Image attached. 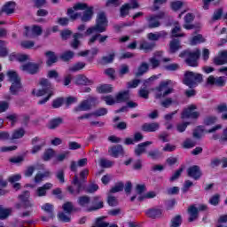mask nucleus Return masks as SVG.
Instances as JSON below:
<instances>
[{"instance_id": "f257e3e1", "label": "nucleus", "mask_w": 227, "mask_h": 227, "mask_svg": "<svg viewBox=\"0 0 227 227\" xmlns=\"http://www.w3.org/2000/svg\"><path fill=\"white\" fill-rule=\"evenodd\" d=\"M73 185L75 186V189H74V186H68L67 191L70 192V194H73V196L79 195L80 192H82V191H85V192H88L89 194H93V192H97L98 191V184H90L87 188L82 185V182L79 180V176L77 175H74L72 181Z\"/></svg>"}, {"instance_id": "f03ea898", "label": "nucleus", "mask_w": 227, "mask_h": 227, "mask_svg": "<svg viewBox=\"0 0 227 227\" xmlns=\"http://www.w3.org/2000/svg\"><path fill=\"white\" fill-rule=\"evenodd\" d=\"M107 16H106V12H100L97 15L96 24L93 27H89L85 35H92V33H105L107 31L108 26Z\"/></svg>"}, {"instance_id": "7ed1b4c3", "label": "nucleus", "mask_w": 227, "mask_h": 227, "mask_svg": "<svg viewBox=\"0 0 227 227\" xmlns=\"http://www.w3.org/2000/svg\"><path fill=\"white\" fill-rule=\"evenodd\" d=\"M201 56V51L200 49H196L195 51L191 50H185L183 51L179 54V58H184L185 63L188 65V67H198V59H200V57Z\"/></svg>"}, {"instance_id": "20e7f679", "label": "nucleus", "mask_w": 227, "mask_h": 227, "mask_svg": "<svg viewBox=\"0 0 227 227\" xmlns=\"http://www.w3.org/2000/svg\"><path fill=\"white\" fill-rule=\"evenodd\" d=\"M93 6L85 10L82 14L81 12H74V9H67V15L71 20L81 19L82 22H90L93 19Z\"/></svg>"}, {"instance_id": "39448f33", "label": "nucleus", "mask_w": 227, "mask_h": 227, "mask_svg": "<svg viewBox=\"0 0 227 227\" xmlns=\"http://www.w3.org/2000/svg\"><path fill=\"white\" fill-rule=\"evenodd\" d=\"M200 82H203V74L192 71H186L184 73V84L189 86V88H194Z\"/></svg>"}, {"instance_id": "423d86ee", "label": "nucleus", "mask_w": 227, "mask_h": 227, "mask_svg": "<svg viewBox=\"0 0 227 227\" xmlns=\"http://www.w3.org/2000/svg\"><path fill=\"white\" fill-rule=\"evenodd\" d=\"M7 75L10 82H12L10 91L12 95H17V92L20 90V88H22L20 77H19V74L15 71H8Z\"/></svg>"}, {"instance_id": "0eeeda50", "label": "nucleus", "mask_w": 227, "mask_h": 227, "mask_svg": "<svg viewBox=\"0 0 227 227\" xmlns=\"http://www.w3.org/2000/svg\"><path fill=\"white\" fill-rule=\"evenodd\" d=\"M166 16L164 12H160L158 14H151L145 18L147 22V27L149 29H155L160 27V19H163Z\"/></svg>"}, {"instance_id": "6e6552de", "label": "nucleus", "mask_w": 227, "mask_h": 227, "mask_svg": "<svg viewBox=\"0 0 227 227\" xmlns=\"http://www.w3.org/2000/svg\"><path fill=\"white\" fill-rule=\"evenodd\" d=\"M42 90H37L36 97H43V95H48L47 97H52L54 95V88L48 79L43 78L40 81Z\"/></svg>"}, {"instance_id": "1a4fd4ad", "label": "nucleus", "mask_w": 227, "mask_h": 227, "mask_svg": "<svg viewBox=\"0 0 227 227\" xmlns=\"http://www.w3.org/2000/svg\"><path fill=\"white\" fill-rule=\"evenodd\" d=\"M93 106H97V98L89 96L87 99L82 100L77 106L74 107V113L81 111H90Z\"/></svg>"}, {"instance_id": "9d476101", "label": "nucleus", "mask_w": 227, "mask_h": 227, "mask_svg": "<svg viewBox=\"0 0 227 227\" xmlns=\"http://www.w3.org/2000/svg\"><path fill=\"white\" fill-rule=\"evenodd\" d=\"M169 84H171V80L161 82L160 85L156 88V91L158 92L155 94V98H162V97L163 98L168 97V95H170V93H173L174 91L173 89H168L167 90L164 91V90H166V88H168ZM162 91L164 92L162 93Z\"/></svg>"}, {"instance_id": "9b49d317", "label": "nucleus", "mask_w": 227, "mask_h": 227, "mask_svg": "<svg viewBox=\"0 0 227 227\" xmlns=\"http://www.w3.org/2000/svg\"><path fill=\"white\" fill-rule=\"evenodd\" d=\"M196 108L195 105H191L188 108H185L181 115L182 120H185V118H192L193 120L200 118V113L194 112Z\"/></svg>"}, {"instance_id": "f8f14e48", "label": "nucleus", "mask_w": 227, "mask_h": 227, "mask_svg": "<svg viewBox=\"0 0 227 227\" xmlns=\"http://www.w3.org/2000/svg\"><path fill=\"white\" fill-rule=\"evenodd\" d=\"M16 7L17 4L15 2H6L0 10V17H2L4 13H5V15H13Z\"/></svg>"}, {"instance_id": "ddd939ff", "label": "nucleus", "mask_w": 227, "mask_h": 227, "mask_svg": "<svg viewBox=\"0 0 227 227\" xmlns=\"http://www.w3.org/2000/svg\"><path fill=\"white\" fill-rule=\"evenodd\" d=\"M20 70H22V72H27V74H30L31 75H35V74H38L40 70V64L28 62L22 65Z\"/></svg>"}, {"instance_id": "4468645a", "label": "nucleus", "mask_w": 227, "mask_h": 227, "mask_svg": "<svg viewBox=\"0 0 227 227\" xmlns=\"http://www.w3.org/2000/svg\"><path fill=\"white\" fill-rule=\"evenodd\" d=\"M145 215L150 219H160V217L164 216V210L158 207H151L145 210Z\"/></svg>"}, {"instance_id": "2eb2a0df", "label": "nucleus", "mask_w": 227, "mask_h": 227, "mask_svg": "<svg viewBox=\"0 0 227 227\" xmlns=\"http://www.w3.org/2000/svg\"><path fill=\"white\" fill-rule=\"evenodd\" d=\"M207 84H210L211 86H217L218 88H223V86H226V77L224 76H219V77H214V75H210L207 80Z\"/></svg>"}, {"instance_id": "dca6fc26", "label": "nucleus", "mask_w": 227, "mask_h": 227, "mask_svg": "<svg viewBox=\"0 0 227 227\" xmlns=\"http://www.w3.org/2000/svg\"><path fill=\"white\" fill-rule=\"evenodd\" d=\"M52 187V183H46L35 190V196L36 198H43V196H47V191H51Z\"/></svg>"}, {"instance_id": "f3484780", "label": "nucleus", "mask_w": 227, "mask_h": 227, "mask_svg": "<svg viewBox=\"0 0 227 227\" xmlns=\"http://www.w3.org/2000/svg\"><path fill=\"white\" fill-rule=\"evenodd\" d=\"M104 208V200L100 196H95L92 199V206L87 209V212H95V210H100Z\"/></svg>"}, {"instance_id": "a211bd4d", "label": "nucleus", "mask_w": 227, "mask_h": 227, "mask_svg": "<svg viewBox=\"0 0 227 227\" xmlns=\"http://www.w3.org/2000/svg\"><path fill=\"white\" fill-rule=\"evenodd\" d=\"M25 36L27 38H35V36H40L42 35V27L34 26L32 29H29V27H26Z\"/></svg>"}, {"instance_id": "6ab92c4d", "label": "nucleus", "mask_w": 227, "mask_h": 227, "mask_svg": "<svg viewBox=\"0 0 227 227\" xmlns=\"http://www.w3.org/2000/svg\"><path fill=\"white\" fill-rule=\"evenodd\" d=\"M108 153H110L112 157H114V159H118L120 155H121L122 157L123 155H125V150H123V145H117L110 147L108 150Z\"/></svg>"}, {"instance_id": "aec40b11", "label": "nucleus", "mask_w": 227, "mask_h": 227, "mask_svg": "<svg viewBox=\"0 0 227 227\" xmlns=\"http://www.w3.org/2000/svg\"><path fill=\"white\" fill-rule=\"evenodd\" d=\"M188 176L193 178V180H200L201 178V169L200 166L194 165L187 169Z\"/></svg>"}, {"instance_id": "412c9836", "label": "nucleus", "mask_w": 227, "mask_h": 227, "mask_svg": "<svg viewBox=\"0 0 227 227\" xmlns=\"http://www.w3.org/2000/svg\"><path fill=\"white\" fill-rule=\"evenodd\" d=\"M213 63L216 67H221L222 65H226L227 63V51H222L218 53V56L213 59Z\"/></svg>"}, {"instance_id": "4be33fe9", "label": "nucleus", "mask_w": 227, "mask_h": 227, "mask_svg": "<svg viewBox=\"0 0 227 227\" xmlns=\"http://www.w3.org/2000/svg\"><path fill=\"white\" fill-rule=\"evenodd\" d=\"M160 129L159 122H145L142 125L143 132H157Z\"/></svg>"}, {"instance_id": "5701e85b", "label": "nucleus", "mask_w": 227, "mask_h": 227, "mask_svg": "<svg viewBox=\"0 0 227 227\" xmlns=\"http://www.w3.org/2000/svg\"><path fill=\"white\" fill-rule=\"evenodd\" d=\"M77 203L79 207L88 210L90 208V204L91 203V198H90L88 195L80 196L78 197Z\"/></svg>"}, {"instance_id": "b1692460", "label": "nucleus", "mask_w": 227, "mask_h": 227, "mask_svg": "<svg viewBox=\"0 0 227 227\" xmlns=\"http://www.w3.org/2000/svg\"><path fill=\"white\" fill-rule=\"evenodd\" d=\"M152 144L153 143L151 141H146L138 144L135 148V155H137V157H141V155H143V153L146 152V146H150V145Z\"/></svg>"}, {"instance_id": "393cba45", "label": "nucleus", "mask_w": 227, "mask_h": 227, "mask_svg": "<svg viewBox=\"0 0 227 227\" xmlns=\"http://www.w3.org/2000/svg\"><path fill=\"white\" fill-rule=\"evenodd\" d=\"M81 38H83L82 34L75 33L73 35V40L70 42V47L77 51L81 47Z\"/></svg>"}, {"instance_id": "a878e982", "label": "nucleus", "mask_w": 227, "mask_h": 227, "mask_svg": "<svg viewBox=\"0 0 227 227\" xmlns=\"http://www.w3.org/2000/svg\"><path fill=\"white\" fill-rule=\"evenodd\" d=\"M180 49H182V44L180 43V40L176 38H173L169 43L170 54H175V52H178Z\"/></svg>"}, {"instance_id": "bb28decb", "label": "nucleus", "mask_w": 227, "mask_h": 227, "mask_svg": "<svg viewBox=\"0 0 227 227\" xmlns=\"http://www.w3.org/2000/svg\"><path fill=\"white\" fill-rule=\"evenodd\" d=\"M44 56L47 58V67H52L54 63H58V56H56L54 51H48L44 53Z\"/></svg>"}, {"instance_id": "cd10ccee", "label": "nucleus", "mask_w": 227, "mask_h": 227, "mask_svg": "<svg viewBox=\"0 0 227 227\" xmlns=\"http://www.w3.org/2000/svg\"><path fill=\"white\" fill-rule=\"evenodd\" d=\"M148 70H150V64H148V62H141L135 75L136 77H141L145 75Z\"/></svg>"}, {"instance_id": "c85d7f7f", "label": "nucleus", "mask_w": 227, "mask_h": 227, "mask_svg": "<svg viewBox=\"0 0 227 227\" xmlns=\"http://www.w3.org/2000/svg\"><path fill=\"white\" fill-rule=\"evenodd\" d=\"M130 92L129 90H123L115 95L116 104H121V102H127L130 98Z\"/></svg>"}, {"instance_id": "c756f323", "label": "nucleus", "mask_w": 227, "mask_h": 227, "mask_svg": "<svg viewBox=\"0 0 227 227\" xmlns=\"http://www.w3.org/2000/svg\"><path fill=\"white\" fill-rule=\"evenodd\" d=\"M74 82L79 86H87L88 84H91V81H90L84 74L76 75Z\"/></svg>"}, {"instance_id": "7c9ffc66", "label": "nucleus", "mask_w": 227, "mask_h": 227, "mask_svg": "<svg viewBox=\"0 0 227 227\" xmlns=\"http://www.w3.org/2000/svg\"><path fill=\"white\" fill-rule=\"evenodd\" d=\"M188 214L190 215V217L188 218L189 223H192L196 221V219H198V214H199V211L196 206L194 205L190 206L188 208Z\"/></svg>"}, {"instance_id": "2f4dec72", "label": "nucleus", "mask_w": 227, "mask_h": 227, "mask_svg": "<svg viewBox=\"0 0 227 227\" xmlns=\"http://www.w3.org/2000/svg\"><path fill=\"white\" fill-rule=\"evenodd\" d=\"M12 212H13V208H5L4 207L0 205V219L2 221H4V219H8V217L12 215Z\"/></svg>"}, {"instance_id": "473e14b6", "label": "nucleus", "mask_w": 227, "mask_h": 227, "mask_svg": "<svg viewBox=\"0 0 227 227\" xmlns=\"http://www.w3.org/2000/svg\"><path fill=\"white\" fill-rule=\"evenodd\" d=\"M61 124H63V118L61 117L54 118L50 121L48 124V129H50L51 130H54L55 129H58V127H59V125Z\"/></svg>"}, {"instance_id": "72a5a7b5", "label": "nucleus", "mask_w": 227, "mask_h": 227, "mask_svg": "<svg viewBox=\"0 0 227 227\" xmlns=\"http://www.w3.org/2000/svg\"><path fill=\"white\" fill-rule=\"evenodd\" d=\"M207 40L202 35L199 34L190 39V45H198V43H205Z\"/></svg>"}, {"instance_id": "f704fd0d", "label": "nucleus", "mask_w": 227, "mask_h": 227, "mask_svg": "<svg viewBox=\"0 0 227 227\" xmlns=\"http://www.w3.org/2000/svg\"><path fill=\"white\" fill-rule=\"evenodd\" d=\"M26 134V130H24L23 128H20L12 132L11 141H13L15 139H21V137H24Z\"/></svg>"}, {"instance_id": "c9c22d12", "label": "nucleus", "mask_w": 227, "mask_h": 227, "mask_svg": "<svg viewBox=\"0 0 227 227\" xmlns=\"http://www.w3.org/2000/svg\"><path fill=\"white\" fill-rule=\"evenodd\" d=\"M98 93H113V85L103 84L97 87Z\"/></svg>"}, {"instance_id": "e433bc0d", "label": "nucleus", "mask_w": 227, "mask_h": 227, "mask_svg": "<svg viewBox=\"0 0 227 227\" xmlns=\"http://www.w3.org/2000/svg\"><path fill=\"white\" fill-rule=\"evenodd\" d=\"M75 56V52L73 51H66L60 55V59L62 61H70V59H74V57Z\"/></svg>"}, {"instance_id": "4c0bfd02", "label": "nucleus", "mask_w": 227, "mask_h": 227, "mask_svg": "<svg viewBox=\"0 0 227 227\" xmlns=\"http://www.w3.org/2000/svg\"><path fill=\"white\" fill-rule=\"evenodd\" d=\"M180 31H182V27H180V25L178 23H176L175 27L172 29V38H179V37H184L185 36V34L182 33V34H178L180 33Z\"/></svg>"}, {"instance_id": "58836bf2", "label": "nucleus", "mask_w": 227, "mask_h": 227, "mask_svg": "<svg viewBox=\"0 0 227 227\" xmlns=\"http://www.w3.org/2000/svg\"><path fill=\"white\" fill-rule=\"evenodd\" d=\"M147 157H150V159H153V160H157L162 157V153H160L159 149H154L148 152Z\"/></svg>"}, {"instance_id": "ea45409f", "label": "nucleus", "mask_w": 227, "mask_h": 227, "mask_svg": "<svg viewBox=\"0 0 227 227\" xmlns=\"http://www.w3.org/2000/svg\"><path fill=\"white\" fill-rule=\"evenodd\" d=\"M216 110L218 113H223L222 114V120H227V104L222 103L217 106Z\"/></svg>"}, {"instance_id": "a19ab883", "label": "nucleus", "mask_w": 227, "mask_h": 227, "mask_svg": "<svg viewBox=\"0 0 227 227\" xmlns=\"http://www.w3.org/2000/svg\"><path fill=\"white\" fill-rule=\"evenodd\" d=\"M130 10H132L130 4H124L120 10V15L121 17L124 18L129 15Z\"/></svg>"}, {"instance_id": "79ce46f5", "label": "nucleus", "mask_w": 227, "mask_h": 227, "mask_svg": "<svg viewBox=\"0 0 227 227\" xmlns=\"http://www.w3.org/2000/svg\"><path fill=\"white\" fill-rule=\"evenodd\" d=\"M125 187V184H123L122 182L116 183L114 187L109 191L110 194H114L116 192H121Z\"/></svg>"}, {"instance_id": "37998d69", "label": "nucleus", "mask_w": 227, "mask_h": 227, "mask_svg": "<svg viewBox=\"0 0 227 227\" xmlns=\"http://www.w3.org/2000/svg\"><path fill=\"white\" fill-rule=\"evenodd\" d=\"M88 8H90V7H88V4H86V3H77L73 6V8H69V10H73L74 13H75V12L88 10Z\"/></svg>"}, {"instance_id": "c03bdc74", "label": "nucleus", "mask_w": 227, "mask_h": 227, "mask_svg": "<svg viewBox=\"0 0 227 227\" xmlns=\"http://www.w3.org/2000/svg\"><path fill=\"white\" fill-rule=\"evenodd\" d=\"M149 63V67H151L152 70H155V68H159V67H160V60L157 59V57L150 58Z\"/></svg>"}, {"instance_id": "a18cd8bd", "label": "nucleus", "mask_w": 227, "mask_h": 227, "mask_svg": "<svg viewBox=\"0 0 227 227\" xmlns=\"http://www.w3.org/2000/svg\"><path fill=\"white\" fill-rule=\"evenodd\" d=\"M106 216H100L96 219V223L92 227H107L109 226V223L105 222Z\"/></svg>"}, {"instance_id": "49530a36", "label": "nucleus", "mask_w": 227, "mask_h": 227, "mask_svg": "<svg viewBox=\"0 0 227 227\" xmlns=\"http://www.w3.org/2000/svg\"><path fill=\"white\" fill-rule=\"evenodd\" d=\"M8 56V49H6V41L0 40V57Z\"/></svg>"}, {"instance_id": "de8ad7c7", "label": "nucleus", "mask_w": 227, "mask_h": 227, "mask_svg": "<svg viewBox=\"0 0 227 227\" xmlns=\"http://www.w3.org/2000/svg\"><path fill=\"white\" fill-rule=\"evenodd\" d=\"M182 224V215H177L171 219L170 227H180Z\"/></svg>"}, {"instance_id": "09e8293b", "label": "nucleus", "mask_w": 227, "mask_h": 227, "mask_svg": "<svg viewBox=\"0 0 227 227\" xmlns=\"http://www.w3.org/2000/svg\"><path fill=\"white\" fill-rule=\"evenodd\" d=\"M86 67V63L84 62H77L69 67V72H79V70H82Z\"/></svg>"}, {"instance_id": "8fccbe9b", "label": "nucleus", "mask_w": 227, "mask_h": 227, "mask_svg": "<svg viewBox=\"0 0 227 227\" xmlns=\"http://www.w3.org/2000/svg\"><path fill=\"white\" fill-rule=\"evenodd\" d=\"M159 77L157 75H153L150 78L146 79L143 82V87L144 89L146 90V88H150V86L153 84V81H157Z\"/></svg>"}, {"instance_id": "3c124183", "label": "nucleus", "mask_w": 227, "mask_h": 227, "mask_svg": "<svg viewBox=\"0 0 227 227\" xmlns=\"http://www.w3.org/2000/svg\"><path fill=\"white\" fill-rule=\"evenodd\" d=\"M56 178L59 184H65V170L63 168L59 169L55 174Z\"/></svg>"}, {"instance_id": "603ef678", "label": "nucleus", "mask_w": 227, "mask_h": 227, "mask_svg": "<svg viewBox=\"0 0 227 227\" xmlns=\"http://www.w3.org/2000/svg\"><path fill=\"white\" fill-rule=\"evenodd\" d=\"M130 72V68L128 65L122 64L121 65V68L119 70V77H123L126 75V74H129Z\"/></svg>"}, {"instance_id": "864d4df0", "label": "nucleus", "mask_w": 227, "mask_h": 227, "mask_svg": "<svg viewBox=\"0 0 227 227\" xmlns=\"http://www.w3.org/2000/svg\"><path fill=\"white\" fill-rule=\"evenodd\" d=\"M219 201H221V195H219L218 193L213 195L209 199V203L210 205H213V207H217V205H219Z\"/></svg>"}, {"instance_id": "5fc2aeb1", "label": "nucleus", "mask_w": 227, "mask_h": 227, "mask_svg": "<svg viewBox=\"0 0 227 227\" xmlns=\"http://www.w3.org/2000/svg\"><path fill=\"white\" fill-rule=\"evenodd\" d=\"M30 196L31 193L29 192V191H25L21 194H20L18 198L20 199L21 203H25L26 201L29 200Z\"/></svg>"}, {"instance_id": "6e6d98bb", "label": "nucleus", "mask_w": 227, "mask_h": 227, "mask_svg": "<svg viewBox=\"0 0 227 227\" xmlns=\"http://www.w3.org/2000/svg\"><path fill=\"white\" fill-rule=\"evenodd\" d=\"M153 47H155V44H153L152 43H148L146 41L143 42L140 44V49L146 51V52H148V51H153Z\"/></svg>"}, {"instance_id": "4d7b16f0", "label": "nucleus", "mask_w": 227, "mask_h": 227, "mask_svg": "<svg viewBox=\"0 0 227 227\" xmlns=\"http://www.w3.org/2000/svg\"><path fill=\"white\" fill-rule=\"evenodd\" d=\"M62 208L66 214L71 215L74 210V204L72 202H66Z\"/></svg>"}, {"instance_id": "13d9d810", "label": "nucleus", "mask_w": 227, "mask_h": 227, "mask_svg": "<svg viewBox=\"0 0 227 227\" xmlns=\"http://www.w3.org/2000/svg\"><path fill=\"white\" fill-rule=\"evenodd\" d=\"M121 4V2L120 0H107L106 6L108 8H118Z\"/></svg>"}, {"instance_id": "bf43d9fd", "label": "nucleus", "mask_w": 227, "mask_h": 227, "mask_svg": "<svg viewBox=\"0 0 227 227\" xmlns=\"http://www.w3.org/2000/svg\"><path fill=\"white\" fill-rule=\"evenodd\" d=\"M101 168H113L114 166V161L109 160L101 159L99 161Z\"/></svg>"}, {"instance_id": "052dcab7", "label": "nucleus", "mask_w": 227, "mask_h": 227, "mask_svg": "<svg viewBox=\"0 0 227 227\" xmlns=\"http://www.w3.org/2000/svg\"><path fill=\"white\" fill-rule=\"evenodd\" d=\"M42 210H44V212L50 214V217H52V211L54 210V206H52V204L46 203L42 207Z\"/></svg>"}, {"instance_id": "680f3d73", "label": "nucleus", "mask_w": 227, "mask_h": 227, "mask_svg": "<svg viewBox=\"0 0 227 227\" xmlns=\"http://www.w3.org/2000/svg\"><path fill=\"white\" fill-rule=\"evenodd\" d=\"M107 203L110 207H116L118 205V200L116 197L112 196L111 193H108Z\"/></svg>"}, {"instance_id": "e2e57ef3", "label": "nucleus", "mask_w": 227, "mask_h": 227, "mask_svg": "<svg viewBox=\"0 0 227 227\" xmlns=\"http://www.w3.org/2000/svg\"><path fill=\"white\" fill-rule=\"evenodd\" d=\"M63 102H65V99L63 98H58L57 99H54L52 102V107L53 109H58L63 106Z\"/></svg>"}, {"instance_id": "0e129e2a", "label": "nucleus", "mask_w": 227, "mask_h": 227, "mask_svg": "<svg viewBox=\"0 0 227 227\" xmlns=\"http://www.w3.org/2000/svg\"><path fill=\"white\" fill-rule=\"evenodd\" d=\"M103 100H105L107 106H114V104H116V98H114V97L111 95L104 97Z\"/></svg>"}, {"instance_id": "69168bd1", "label": "nucleus", "mask_w": 227, "mask_h": 227, "mask_svg": "<svg viewBox=\"0 0 227 227\" xmlns=\"http://www.w3.org/2000/svg\"><path fill=\"white\" fill-rule=\"evenodd\" d=\"M114 56H115L114 53H111L108 56L102 57V61H103L104 65L113 63V61H114Z\"/></svg>"}, {"instance_id": "338daca9", "label": "nucleus", "mask_w": 227, "mask_h": 227, "mask_svg": "<svg viewBox=\"0 0 227 227\" xmlns=\"http://www.w3.org/2000/svg\"><path fill=\"white\" fill-rule=\"evenodd\" d=\"M51 157H54V150L47 149L43 153V159L44 160H51Z\"/></svg>"}, {"instance_id": "774afa93", "label": "nucleus", "mask_w": 227, "mask_h": 227, "mask_svg": "<svg viewBox=\"0 0 227 227\" xmlns=\"http://www.w3.org/2000/svg\"><path fill=\"white\" fill-rule=\"evenodd\" d=\"M107 114V109L106 108H99L96 110L95 112H92V116H106Z\"/></svg>"}]
</instances>
